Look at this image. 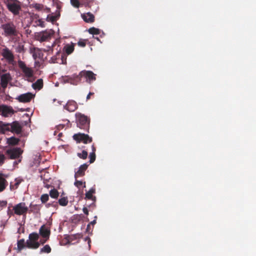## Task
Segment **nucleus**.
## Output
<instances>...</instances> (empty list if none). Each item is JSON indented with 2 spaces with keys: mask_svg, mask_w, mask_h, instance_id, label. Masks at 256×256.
<instances>
[{
  "mask_svg": "<svg viewBox=\"0 0 256 256\" xmlns=\"http://www.w3.org/2000/svg\"><path fill=\"white\" fill-rule=\"evenodd\" d=\"M39 234L36 232H32L29 234L28 239L26 240V246L30 248H38L40 245L38 242Z\"/></svg>",
  "mask_w": 256,
  "mask_h": 256,
  "instance_id": "obj_1",
  "label": "nucleus"
},
{
  "mask_svg": "<svg viewBox=\"0 0 256 256\" xmlns=\"http://www.w3.org/2000/svg\"><path fill=\"white\" fill-rule=\"evenodd\" d=\"M77 126L82 129H86L89 126V120L86 116L80 113L76 114Z\"/></svg>",
  "mask_w": 256,
  "mask_h": 256,
  "instance_id": "obj_2",
  "label": "nucleus"
},
{
  "mask_svg": "<svg viewBox=\"0 0 256 256\" xmlns=\"http://www.w3.org/2000/svg\"><path fill=\"white\" fill-rule=\"evenodd\" d=\"M2 28L6 36H15L17 35L18 32L16 27L12 22L2 24Z\"/></svg>",
  "mask_w": 256,
  "mask_h": 256,
  "instance_id": "obj_3",
  "label": "nucleus"
},
{
  "mask_svg": "<svg viewBox=\"0 0 256 256\" xmlns=\"http://www.w3.org/2000/svg\"><path fill=\"white\" fill-rule=\"evenodd\" d=\"M18 65L24 74V76L28 80L32 82L34 76L32 70L26 66L24 62L20 60H18Z\"/></svg>",
  "mask_w": 256,
  "mask_h": 256,
  "instance_id": "obj_4",
  "label": "nucleus"
},
{
  "mask_svg": "<svg viewBox=\"0 0 256 256\" xmlns=\"http://www.w3.org/2000/svg\"><path fill=\"white\" fill-rule=\"evenodd\" d=\"M1 54L6 61L10 64L14 66L16 62L14 60V57L12 52L8 48L2 49Z\"/></svg>",
  "mask_w": 256,
  "mask_h": 256,
  "instance_id": "obj_5",
  "label": "nucleus"
},
{
  "mask_svg": "<svg viewBox=\"0 0 256 256\" xmlns=\"http://www.w3.org/2000/svg\"><path fill=\"white\" fill-rule=\"evenodd\" d=\"M14 214L17 215L26 214L28 210V207L24 202H20L13 207Z\"/></svg>",
  "mask_w": 256,
  "mask_h": 256,
  "instance_id": "obj_6",
  "label": "nucleus"
},
{
  "mask_svg": "<svg viewBox=\"0 0 256 256\" xmlns=\"http://www.w3.org/2000/svg\"><path fill=\"white\" fill-rule=\"evenodd\" d=\"M78 76H79V82L80 81L81 77L82 76H84L86 78V82L88 83H90L91 81L94 80H96L95 74L92 71H82Z\"/></svg>",
  "mask_w": 256,
  "mask_h": 256,
  "instance_id": "obj_7",
  "label": "nucleus"
},
{
  "mask_svg": "<svg viewBox=\"0 0 256 256\" xmlns=\"http://www.w3.org/2000/svg\"><path fill=\"white\" fill-rule=\"evenodd\" d=\"M74 138L78 142H82L84 144L90 142L92 141V138L90 137L88 134L79 133L75 134L73 136Z\"/></svg>",
  "mask_w": 256,
  "mask_h": 256,
  "instance_id": "obj_8",
  "label": "nucleus"
},
{
  "mask_svg": "<svg viewBox=\"0 0 256 256\" xmlns=\"http://www.w3.org/2000/svg\"><path fill=\"white\" fill-rule=\"evenodd\" d=\"M79 76L74 74L72 76H65L62 77L64 83L69 82L71 84L77 85L79 83Z\"/></svg>",
  "mask_w": 256,
  "mask_h": 256,
  "instance_id": "obj_9",
  "label": "nucleus"
},
{
  "mask_svg": "<svg viewBox=\"0 0 256 256\" xmlns=\"http://www.w3.org/2000/svg\"><path fill=\"white\" fill-rule=\"evenodd\" d=\"M40 234L44 238V240H40V242L43 244L48 239L50 234V230L44 225H42L39 230Z\"/></svg>",
  "mask_w": 256,
  "mask_h": 256,
  "instance_id": "obj_10",
  "label": "nucleus"
},
{
  "mask_svg": "<svg viewBox=\"0 0 256 256\" xmlns=\"http://www.w3.org/2000/svg\"><path fill=\"white\" fill-rule=\"evenodd\" d=\"M34 95L30 92H28L20 94L16 98L19 102H28L34 98Z\"/></svg>",
  "mask_w": 256,
  "mask_h": 256,
  "instance_id": "obj_11",
  "label": "nucleus"
},
{
  "mask_svg": "<svg viewBox=\"0 0 256 256\" xmlns=\"http://www.w3.org/2000/svg\"><path fill=\"white\" fill-rule=\"evenodd\" d=\"M7 7L10 11L14 14H18L20 10V6L16 2H9L7 4Z\"/></svg>",
  "mask_w": 256,
  "mask_h": 256,
  "instance_id": "obj_12",
  "label": "nucleus"
},
{
  "mask_svg": "<svg viewBox=\"0 0 256 256\" xmlns=\"http://www.w3.org/2000/svg\"><path fill=\"white\" fill-rule=\"evenodd\" d=\"M22 151L20 148H14L7 150V153L12 159L17 158L21 154Z\"/></svg>",
  "mask_w": 256,
  "mask_h": 256,
  "instance_id": "obj_13",
  "label": "nucleus"
},
{
  "mask_svg": "<svg viewBox=\"0 0 256 256\" xmlns=\"http://www.w3.org/2000/svg\"><path fill=\"white\" fill-rule=\"evenodd\" d=\"M88 167V164H84L80 166L78 170L75 171L74 178L76 180L79 177L82 176L84 175L85 171Z\"/></svg>",
  "mask_w": 256,
  "mask_h": 256,
  "instance_id": "obj_14",
  "label": "nucleus"
},
{
  "mask_svg": "<svg viewBox=\"0 0 256 256\" xmlns=\"http://www.w3.org/2000/svg\"><path fill=\"white\" fill-rule=\"evenodd\" d=\"M53 34L52 30L45 31L40 33L38 36V40L40 42H44L48 40Z\"/></svg>",
  "mask_w": 256,
  "mask_h": 256,
  "instance_id": "obj_15",
  "label": "nucleus"
},
{
  "mask_svg": "<svg viewBox=\"0 0 256 256\" xmlns=\"http://www.w3.org/2000/svg\"><path fill=\"white\" fill-rule=\"evenodd\" d=\"M1 85L3 88H6L8 82L12 80V77L9 73H6L1 76Z\"/></svg>",
  "mask_w": 256,
  "mask_h": 256,
  "instance_id": "obj_16",
  "label": "nucleus"
},
{
  "mask_svg": "<svg viewBox=\"0 0 256 256\" xmlns=\"http://www.w3.org/2000/svg\"><path fill=\"white\" fill-rule=\"evenodd\" d=\"M30 53L34 60H36V58H41L43 56L42 50L38 48H31Z\"/></svg>",
  "mask_w": 256,
  "mask_h": 256,
  "instance_id": "obj_17",
  "label": "nucleus"
},
{
  "mask_svg": "<svg viewBox=\"0 0 256 256\" xmlns=\"http://www.w3.org/2000/svg\"><path fill=\"white\" fill-rule=\"evenodd\" d=\"M64 108L69 112H74L78 108V106L74 101L70 100L64 106Z\"/></svg>",
  "mask_w": 256,
  "mask_h": 256,
  "instance_id": "obj_18",
  "label": "nucleus"
},
{
  "mask_svg": "<svg viewBox=\"0 0 256 256\" xmlns=\"http://www.w3.org/2000/svg\"><path fill=\"white\" fill-rule=\"evenodd\" d=\"M14 111L12 108L3 106V108L2 109V115L5 117L10 116L13 114Z\"/></svg>",
  "mask_w": 256,
  "mask_h": 256,
  "instance_id": "obj_19",
  "label": "nucleus"
},
{
  "mask_svg": "<svg viewBox=\"0 0 256 256\" xmlns=\"http://www.w3.org/2000/svg\"><path fill=\"white\" fill-rule=\"evenodd\" d=\"M8 184L2 174L0 173V192H3Z\"/></svg>",
  "mask_w": 256,
  "mask_h": 256,
  "instance_id": "obj_20",
  "label": "nucleus"
},
{
  "mask_svg": "<svg viewBox=\"0 0 256 256\" xmlns=\"http://www.w3.org/2000/svg\"><path fill=\"white\" fill-rule=\"evenodd\" d=\"M10 128L11 132L16 134H19L21 132V126L20 124L17 122H14L10 124Z\"/></svg>",
  "mask_w": 256,
  "mask_h": 256,
  "instance_id": "obj_21",
  "label": "nucleus"
},
{
  "mask_svg": "<svg viewBox=\"0 0 256 256\" xmlns=\"http://www.w3.org/2000/svg\"><path fill=\"white\" fill-rule=\"evenodd\" d=\"M82 17L84 21L86 22H92L94 21V16L90 12H88L82 15Z\"/></svg>",
  "mask_w": 256,
  "mask_h": 256,
  "instance_id": "obj_22",
  "label": "nucleus"
},
{
  "mask_svg": "<svg viewBox=\"0 0 256 256\" xmlns=\"http://www.w3.org/2000/svg\"><path fill=\"white\" fill-rule=\"evenodd\" d=\"M10 126V124H4L0 122V131L4 134L6 132L11 131Z\"/></svg>",
  "mask_w": 256,
  "mask_h": 256,
  "instance_id": "obj_23",
  "label": "nucleus"
},
{
  "mask_svg": "<svg viewBox=\"0 0 256 256\" xmlns=\"http://www.w3.org/2000/svg\"><path fill=\"white\" fill-rule=\"evenodd\" d=\"M43 86L42 80L40 78L38 80L34 83L32 84V87L34 90H40Z\"/></svg>",
  "mask_w": 256,
  "mask_h": 256,
  "instance_id": "obj_24",
  "label": "nucleus"
},
{
  "mask_svg": "<svg viewBox=\"0 0 256 256\" xmlns=\"http://www.w3.org/2000/svg\"><path fill=\"white\" fill-rule=\"evenodd\" d=\"M64 50L68 54H70L74 50V44L72 43L66 45L64 48Z\"/></svg>",
  "mask_w": 256,
  "mask_h": 256,
  "instance_id": "obj_25",
  "label": "nucleus"
},
{
  "mask_svg": "<svg viewBox=\"0 0 256 256\" xmlns=\"http://www.w3.org/2000/svg\"><path fill=\"white\" fill-rule=\"evenodd\" d=\"M30 8H34L38 11H41L44 9V6L38 3H33L30 5Z\"/></svg>",
  "mask_w": 256,
  "mask_h": 256,
  "instance_id": "obj_26",
  "label": "nucleus"
},
{
  "mask_svg": "<svg viewBox=\"0 0 256 256\" xmlns=\"http://www.w3.org/2000/svg\"><path fill=\"white\" fill-rule=\"evenodd\" d=\"M92 152L90 153L89 157H90V164L94 162L95 160L96 159V155H95V151L96 149L94 146H92Z\"/></svg>",
  "mask_w": 256,
  "mask_h": 256,
  "instance_id": "obj_27",
  "label": "nucleus"
},
{
  "mask_svg": "<svg viewBox=\"0 0 256 256\" xmlns=\"http://www.w3.org/2000/svg\"><path fill=\"white\" fill-rule=\"evenodd\" d=\"M51 252V248L49 245L46 244L44 247L40 249V253H50Z\"/></svg>",
  "mask_w": 256,
  "mask_h": 256,
  "instance_id": "obj_28",
  "label": "nucleus"
},
{
  "mask_svg": "<svg viewBox=\"0 0 256 256\" xmlns=\"http://www.w3.org/2000/svg\"><path fill=\"white\" fill-rule=\"evenodd\" d=\"M18 142V140L14 137H11L7 139V142L10 144H16Z\"/></svg>",
  "mask_w": 256,
  "mask_h": 256,
  "instance_id": "obj_29",
  "label": "nucleus"
},
{
  "mask_svg": "<svg viewBox=\"0 0 256 256\" xmlns=\"http://www.w3.org/2000/svg\"><path fill=\"white\" fill-rule=\"evenodd\" d=\"M95 192V190L93 188H90L88 192L86 194V198L88 199H92V194Z\"/></svg>",
  "mask_w": 256,
  "mask_h": 256,
  "instance_id": "obj_30",
  "label": "nucleus"
},
{
  "mask_svg": "<svg viewBox=\"0 0 256 256\" xmlns=\"http://www.w3.org/2000/svg\"><path fill=\"white\" fill-rule=\"evenodd\" d=\"M34 26H40L42 28L44 27V22L41 19H38L34 22Z\"/></svg>",
  "mask_w": 256,
  "mask_h": 256,
  "instance_id": "obj_31",
  "label": "nucleus"
},
{
  "mask_svg": "<svg viewBox=\"0 0 256 256\" xmlns=\"http://www.w3.org/2000/svg\"><path fill=\"white\" fill-rule=\"evenodd\" d=\"M59 204L62 206H66L68 204V200L66 198H62L58 200Z\"/></svg>",
  "mask_w": 256,
  "mask_h": 256,
  "instance_id": "obj_32",
  "label": "nucleus"
},
{
  "mask_svg": "<svg viewBox=\"0 0 256 256\" xmlns=\"http://www.w3.org/2000/svg\"><path fill=\"white\" fill-rule=\"evenodd\" d=\"M24 240L22 239L18 242V249L21 250L24 246Z\"/></svg>",
  "mask_w": 256,
  "mask_h": 256,
  "instance_id": "obj_33",
  "label": "nucleus"
},
{
  "mask_svg": "<svg viewBox=\"0 0 256 256\" xmlns=\"http://www.w3.org/2000/svg\"><path fill=\"white\" fill-rule=\"evenodd\" d=\"M50 194L52 198H56L58 197V192L56 190L53 189L50 191Z\"/></svg>",
  "mask_w": 256,
  "mask_h": 256,
  "instance_id": "obj_34",
  "label": "nucleus"
},
{
  "mask_svg": "<svg viewBox=\"0 0 256 256\" xmlns=\"http://www.w3.org/2000/svg\"><path fill=\"white\" fill-rule=\"evenodd\" d=\"M58 18L57 16L49 14L47 16L46 20L53 22H55Z\"/></svg>",
  "mask_w": 256,
  "mask_h": 256,
  "instance_id": "obj_35",
  "label": "nucleus"
},
{
  "mask_svg": "<svg viewBox=\"0 0 256 256\" xmlns=\"http://www.w3.org/2000/svg\"><path fill=\"white\" fill-rule=\"evenodd\" d=\"M88 32L92 34H100V30L94 28H90Z\"/></svg>",
  "mask_w": 256,
  "mask_h": 256,
  "instance_id": "obj_36",
  "label": "nucleus"
},
{
  "mask_svg": "<svg viewBox=\"0 0 256 256\" xmlns=\"http://www.w3.org/2000/svg\"><path fill=\"white\" fill-rule=\"evenodd\" d=\"M78 156L81 158L86 159L88 156V152L86 150H83L82 153H78Z\"/></svg>",
  "mask_w": 256,
  "mask_h": 256,
  "instance_id": "obj_37",
  "label": "nucleus"
},
{
  "mask_svg": "<svg viewBox=\"0 0 256 256\" xmlns=\"http://www.w3.org/2000/svg\"><path fill=\"white\" fill-rule=\"evenodd\" d=\"M70 3L75 8H78L79 7L80 2L78 0H70Z\"/></svg>",
  "mask_w": 256,
  "mask_h": 256,
  "instance_id": "obj_38",
  "label": "nucleus"
},
{
  "mask_svg": "<svg viewBox=\"0 0 256 256\" xmlns=\"http://www.w3.org/2000/svg\"><path fill=\"white\" fill-rule=\"evenodd\" d=\"M40 199L42 202H45L48 199V195L47 194H43L42 196Z\"/></svg>",
  "mask_w": 256,
  "mask_h": 256,
  "instance_id": "obj_39",
  "label": "nucleus"
},
{
  "mask_svg": "<svg viewBox=\"0 0 256 256\" xmlns=\"http://www.w3.org/2000/svg\"><path fill=\"white\" fill-rule=\"evenodd\" d=\"M6 157L4 154H0V166H1L4 162Z\"/></svg>",
  "mask_w": 256,
  "mask_h": 256,
  "instance_id": "obj_40",
  "label": "nucleus"
},
{
  "mask_svg": "<svg viewBox=\"0 0 256 256\" xmlns=\"http://www.w3.org/2000/svg\"><path fill=\"white\" fill-rule=\"evenodd\" d=\"M83 184V182L82 181L80 180H76L74 184L76 186L78 187V188H80Z\"/></svg>",
  "mask_w": 256,
  "mask_h": 256,
  "instance_id": "obj_41",
  "label": "nucleus"
},
{
  "mask_svg": "<svg viewBox=\"0 0 256 256\" xmlns=\"http://www.w3.org/2000/svg\"><path fill=\"white\" fill-rule=\"evenodd\" d=\"M78 45L82 47H84L86 46V42L84 40H81L78 42Z\"/></svg>",
  "mask_w": 256,
  "mask_h": 256,
  "instance_id": "obj_42",
  "label": "nucleus"
},
{
  "mask_svg": "<svg viewBox=\"0 0 256 256\" xmlns=\"http://www.w3.org/2000/svg\"><path fill=\"white\" fill-rule=\"evenodd\" d=\"M7 204V202L6 200H0V206L4 207L6 206Z\"/></svg>",
  "mask_w": 256,
  "mask_h": 256,
  "instance_id": "obj_43",
  "label": "nucleus"
},
{
  "mask_svg": "<svg viewBox=\"0 0 256 256\" xmlns=\"http://www.w3.org/2000/svg\"><path fill=\"white\" fill-rule=\"evenodd\" d=\"M83 212L86 215L88 214V211L86 208H84L82 209Z\"/></svg>",
  "mask_w": 256,
  "mask_h": 256,
  "instance_id": "obj_44",
  "label": "nucleus"
},
{
  "mask_svg": "<svg viewBox=\"0 0 256 256\" xmlns=\"http://www.w3.org/2000/svg\"><path fill=\"white\" fill-rule=\"evenodd\" d=\"M93 93L92 92H89V94H88L87 96H86V100H88L90 99V96Z\"/></svg>",
  "mask_w": 256,
  "mask_h": 256,
  "instance_id": "obj_45",
  "label": "nucleus"
},
{
  "mask_svg": "<svg viewBox=\"0 0 256 256\" xmlns=\"http://www.w3.org/2000/svg\"><path fill=\"white\" fill-rule=\"evenodd\" d=\"M16 180V182L15 184H16V186H18V184L20 182V180Z\"/></svg>",
  "mask_w": 256,
  "mask_h": 256,
  "instance_id": "obj_46",
  "label": "nucleus"
},
{
  "mask_svg": "<svg viewBox=\"0 0 256 256\" xmlns=\"http://www.w3.org/2000/svg\"><path fill=\"white\" fill-rule=\"evenodd\" d=\"M96 223V220H94L92 222H91L90 224H94Z\"/></svg>",
  "mask_w": 256,
  "mask_h": 256,
  "instance_id": "obj_47",
  "label": "nucleus"
},
{
  "mask_svg": "<svg viewBox=\"0 0 256 256\" xmlns=\"http://www.w3.org/2000/svg\"><path fill=\"white\" fill-rule=\"evenodd\" d=\"M3 108V106H0V113H2V109Z\"/></svg>",
  "mask_w": 256,
  "mask_h": 256,
  "instance_id": "obj_48",
  "label": "nucleus"
},
{
  "mask_svg": "<svg viewBox=\"0 0 256 256\" xmlns=\"http://www.w3.org/2000/svg\"><path fill=\"white\" fill-rule=\"evenodd\" d=\"M84 187H86L85 182H84Z\"/></svg>",
  "mask_w": 256,
  "mask_h": 256,
  "instance_id": "obj_49",
  "label": "nucleus"
}]
</instances>
